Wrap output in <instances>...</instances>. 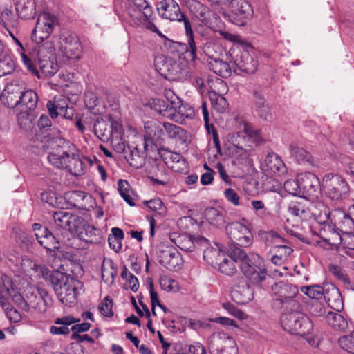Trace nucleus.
<instances>
[{
    "instance_id": "f257e3e1",
    "label": "nucleus",
    "mask_w": 354,
    "mask_h": 354,
    "mask_svg": "<svg viewBox=\"0 0 354 354\" xmlns=\"http://www.w3.org/2000/svg\"><path fill=\"white\" fill-rule=\"evenodd\" d=\"M230 239L229 253L234 259L240 261V268L245 276L257 285L267 278L264 259L258 254H247L240 247L250 246L253 241L252 234L248 226L239 222H233L226 227Z\"/></svg>"
},
{
    "instance_id": "f03ea898",
    "label": "nucleus",
    "mask_w": 354,
    "mask_h": 354,
    "mask_svg": "<svg viewBox=\"0 0 354 354\" xmlns=\"http://www.w3.org/2000/svg\"><path fill=\"white\" fill-rule=\"evenodd\" d=\"M48 160L57 169H65L76 176L84 175L88 167L93 165L96 158L84 156L80 150L68 140H62L59 147L48 155Z\"/></svg>"
},
{
    "instance_id": "7ed1b4c3",
    "label": "nucleus",
    "mask_w": 354,
    "mask_h": 354,
    "mask_svg": "<svg viewBox=\"0 0 354 354\" xmlns=\"http://www.w3.org/2000/svg\"><path fill=\"white\" fill-rule=\"evenodd\" d=\"M46 282L53 286L59 301L67 306L76 304L77 295L83 286L80 281L57 270L51 272Z\"/></svg>"
},
{
    "instance_id": "20e7f679",
    "label": "nucleus",
    "mask_w": 354,
    "mask_h": 354,
    "mask_svg": "<svg viewBox=\"0 0 354 354\" xmlns=\"http://www.w3.org/2000/svg\"><path fill=\"white\" fill-rule=\"evenodd\" d=\"M299 309L291 308L290 312L284 313L281 317V324L290 333L304 337L310 333L313 325L311 320Z\"/></svg>"
},
{
    "instance_id": "39448f33",
    "label": "nucleus",
    "mask_w": 354,
    "mask_h": 354,
    "mask_svg": "<svg viewBox=\"0 0 354 354\" xmlns=\"http://www.w3.org/2000/svg\"><path fill=\"white\" fill-rule=\"evenodd\" d=\"M272 294L274 297V305L278 308H299L298 301L293 299L298 294L299 290L296 286L280 281L276 283L271 288Z\"/></svg>"
},
{
    "instance_id": "423d86ee",
    "label": "nucleus",
    "mask_w": 354,
    "mask_h": 354,
    "mask_svg": "<svg viewBox=\"0 0 354 354\" xmlns=\"http://www.w3.org/2000/svg\"><path fill=\"white\" fill-rule=\"evenodd\" d=\"M37 63L41 72L46 77L54 75L59 70L55 47L51 41H46L37 50Z\"/></svg>"
},
{
    "instance_id": "0eeeda50",
    "label": "nucleus",
    "mask_w": 354,
    "mask_h": 354,
    "mask_svg": "<svg viewBox=\"0 0 354 354\" xmlns=\"http://www.w3.org/2000/svg\"><path fill=\"white\" fill-rule=\"evenodd\" d=\"M58 24V19L55 15L48 12L40 13L32 32V39L35 43H42L45 39L49 38Z\"/></svg>"
},
{
    "instance_id": "6e6552de",
    "label": "nucleus",
    "mask_w": 354,
    "mask_h": 354,
    "mask_svg": "<svg viewBox=\"0 0 354 354\" xmlns=\"http://www.w3.org/2000/svg\"><path fill=\"white\" fill-rule=\"evenodd\" d=\"M323 183L326 195L332 201H338L346 197L349 192L347 182L339 175L333 174L325 175Z\"/></svg>"
},
{
    "instance_id": "1a4fd4ad",
    "label": "nucleus",
    "mask_w": 354,
    "mask_h": 354,
    "mask_svg": "<svg viewBox=\"0 0 354 354\" xmlns=\"http://www.w3.org/2000/svg\"><path fill=\"white\" fill-rule=\"evenodd\" d=\"M209 346L212 354H238V346L235 339L224 332L214 334V340Z\"/></svg>"
},
{
    "instance_id": "9d476101",
    "label": "nucleus",
    "mask_w": 354,
    "mask_h": 354,
    "mask_svg": "<svg viewBox=\"0 0 354 354\" xmlns=\"http://www.w3.org/2000/svg\"><path fill=\"white\" fill-rule=\"evenodd\" d=\"M59 50L67 59H78L82 53V46L75 34L67 32L60 38Z\"/></svg>"
},
{
    "instance_id": "9b49d317",
    "label": "nucleus",
    "mask_w": 354,
    "mask_h": 354,
    "mask_svg": "<svg viewBox=\"0 0 354 354\" xmlns=\"http://www.w3.org/2000/svg\"><path fill=\"white\" fill-rule=\"evenodd\" d=\"M53 221L57 229L68 230L77 234L83 224V218L66 211H57L53 215Z\"/></svg>"
},
{
    "instance_id": "f8f14e48",
    "label": "nucleus",
    "mask_w": 354,
    "mask_h": 354,
    "mask_svg": "<svg viewBox=\"0 0 354 354\" xmlns=\"http://www.w3.org/2000/svg\"><path fill=\"white\" fill-rule=\"evenodd\" d=\"M26 297L28 306L39 312H45L47 306L51 304V298L48 292L40 288H30L26 290Z\"/></svg>"
},
{
    "instance_id": "ddd939ff",
    "label": "nucleus",
    "mask_w": 354,
    "mask_h": 354,
    "mask_svg": "<svg viewBox=\"0 0 354 354\" xmlns=\"http://www.w3.org/2000/svg\"><path fill=\"white\" fill-rule=\"evenodd\" d=\"M230 21L237 26H245L253 15L251 5L246 0H232Z\"/></svg>"
},
{
    "instance_id": "4468645a",
    "label": "nucleus",
    "mask_w": 354,
    "mask_h": 354,
    "mask_svg": "<svg viewBox=\"0 0 354 354\" xmlns=\"http://www.w3.org/2000/svg\"><path fill=\"white\" fill-rule=\"evenodd\" d=\"M154 66L156 71L166 79H175L181 73L179 64L171 57L163 55L155 57Z\"/></svg>"
},
{
    "instance_id": "2eb2a0df",
    "label": "nucleus",
    "mask_w": 354,
    "mask_h": 354,
    "mask_svg": "<svg viewBox=\"0 0 354 354\" xmlns=\"http://www.w3.org/2000/svg\"><path fill=\"white\" fill-rule=\"evenodd\" d=\"M158 259L162 266L174 271L180 269L183 263L180 254L174 248L161 250L158 254Z\"/></svg>"
},
{
    "instance_id": "dca6fc26",
    "label": "nucleus",
    "mask_w": 354,
    "mask_h": 354,
    "mask_svg": "<svg viewBox=\"0 0 354 354\" xmlns=\"http://www.w3.org/2000/svg\"><path fill=\"white\" fill-rule=\"evenodd\" d=\"M298 177L300 192L308 197L317 196L319 187L318 178L310 172L300 174Z\"/></svg>"
},
{
    "instance_id": "f3484780",
    "label": "nucleus",
    "mask_w": 354,
    "mask_h": 354,
    "mask_svg": "<svg viewBox=\"0 0 354 354\" xmlns=\"http://www.w3.org/2000/svg\"><path fill=\"white\" fill-rule=\"evenodd\" d=\"M24 89L23 84H8L2 91L1 99L3 103L10 108H18Z\"/></svg>"
},
{
    "instance_id": "a211bd4d",
    "label": "nucleus",
    "mask_w": 354,
    "mask_h": 354,
    "mask_svg": "<svg viewBox=\"0 0 354 354\" xmlns=\"http://www.w3.org/2000/svg\"><path fill=\"white\" fill-rule=\"evenodd\" d=\"M21 269L29 274L31 277L36 279H44L47 281L51 272L44 266H39L33 262L30 259L22 257L20 261Z\"/></svg>"
},
{
    "instance_id": "6ab92c4d",
    "label": "nucleus",
    "mask_w": 354,
    "mask_h": 354,
    "mask_svg": "<svg viewBox=\"0 0 354 354\" xmlns=\"http://www.w3.org/2000/svg\"><path fill=\"white\" fill-rule=\"evenodd\" d=\"M157 9L163 18L171 21H181L183 17V13L175 0H162L158 3Z\"/></svg>"
},
{
    "instance_id": "aec40b11",
    "label": "nucleus",
    "mask_w": 354,
    "mask_h": 354,
    "mask_svg": "<svg viewBox=\"0 0 354 354\" xmlns=\"http://www.w3.org/2000/svg\"><path fill=\"white\" fill-rule=\"evenodd\" d=\"M262 169L269 176H281L286 173V167L279 156L269 153L262 165Z\"/></svg>"
},
{
    "instance_id": "412c9836",
    "label": "nucleus",
    "mask_w": 354,
    "mask_h": 354,
    "mask_svg": "<svg viewBox=\"0 0 354 354\" xmlns=\"http://www.w3.org/2000/svg\"><path fill=\"white\" fill-rule=\"evenodd\" d=\"M171 95V104L173 107V112L181 122L184 118H192L194 116V110L189 104H183L180 99L173 92L167 91L165 94L166 97Z\"/></svg>"
},
{
    "instance_id": "4be33fe9",
    "label": "nucleus",
    "mask_w": 354,
    "mask_h": 354,
    "mask_svg": "<svg viewBox=\"0 0 354 354\" xmlns=\"http://www.w3.org/2000/svg\"><path fill=\"white\" fill-rule=\"evenodd\" d=\"M218 86V93L214 91V96L211 97L212 104L218 112H223L226 110L228 103L223 95L227 91V86L222 80H217L216 82Z\"/></svg>"
},
{
    "instance_id": "5701e85b",
    "label": "nucleus",
    "mask_w": 354,
    "mask_h": 354,
    "mask_svg": "<svg viewBox=\"0 0 354 354\" xmlns=\"http://www.w3.org/2000/svg\"><path fill=\"white\" fill-rule=\"evenodd\" d=\"M324 297L329 306L336 311L343 308V300L339 289L333 284L326 285Z\"/></svg>"
},
{
    "instance_id": "b1692460",
    "label": "nucleus",
    "mask_w": 354,
    "mask_h": 354,
    "mask_svg": "<svg viewBox=\"0 0 354 354\" xmlns=\"http://www.w3.org/2000/svg\"><path fill=\"white\" fill-rule=\"evenodd\" d=\"M167 98L169 101V104L165 100L157 98L151 100L150 106L152 109L163 116L175 122H178L179 119L177 118L176 114L173 112V107H171V95Z\"/></svg>"
},
{
    "instance_id": "393cba45",
    "label": "nucleus",
    "mask_w": 354,
    "mask_h": 354,
    "mask_svg": "<svg viewBox=\"0 0 354 354\" xmlns=\"http://www.w3.org/2000/svg\"><path fill=\"white\" fill-rule=\"evenodd\" d=\"M234 64L240 71L247 73H254L258 66L257 61L247 50L241 53L239 57L234 61Z\"/></svg>"
},
{
    "instance_id": "a878e982",
    "label": "nucleus",
    "mask_w": 354,
    "mask_h": 354,
    "mask_svg": "<svg viewBox=\"0 0 354 354\" xmlns=\"http://www.w3.org/2000/svg\"><path fill=\"white\" fill-rule=\"evenodd\" d=\"M203 53L210 61L219 60L227 55L225 49L218 43L208 41L201 47Z\"/></svg>"
},
{
    "instance_id": "bb28decb",
    "label": "nucleus",
    "mask_w": 354,
    "mask_h": 354,
    "mask_svg": "<svg viewBox=\"0 0 354 354\" xmlns=\"http://www.w3.org/2000/svg\"><path fill=\"white\" fill-rule=\"evenodd\" d=\"M15 9L18 15L23 19H32L36 15L34 0H14Z\"/></svg>"
},
{
    "instance_id": "cd10ccee",
    "label": "nucleus",
    "mask_w": 354,
    "mask_h": 354,
    "mask_svg": "<svg viewBox=\"0 0 354 354\" xmlns=\"http://www.w3.org/2000/svg\"><path fill=\"white\" fill-rule=\"evenodd\" d=\"M289 151L290 157L294 158L298 163H308L313 166L316 165V161L312 157L311 154L297 145L293 144L290 145Z\"/></svg>"
},
{
    "instance_id": "c85d7f7f",
    "label": "nucleus",
    "mask_w": 354,
    "mask_h": 354,
    "mask_svg": "<svg viewBox=\"0 0 354 354\" xmlns=\"http://www.w3.org/2000/svg\"><path fill=\"white\" fill-rule=\"evenodd\" d=\"M231 295L237 304H246L252 299V291L248 285L237 286L232 288Z\"/></svg>"
},
{
    "instance_id": "c756f323",
    "label": "nucleus",
    "mask_w": 354,
    "mask_h": 354,
    "mask_svg": "<svg viewBox=\"0 0 354 354\" xmlns=\"http://www.w3.org/2000/svg\"><path fill=\"white\" fill-rule=\"evenodd\" d=\"M312 214L319 224H330L332 223L329 208L322 201L315 203L312 209Z\"/></svg>"
},
{
    "instance_id": "7c9ffc66",
    "label": "nucleus",
    "mask_w": 354,
    "mask_h": 354,
    "mask_svg": "<svg viewBox=\"0 0 354 354\" xmlns=\"http://www.w3.org/2000/svg\"><path fill=\"white\" fill-rule=\"evenodd\" d=\"M38 97L32 90H23L18 109L32 111L37 106Z\"/></svg>"
},
{
    "instance_id": "2f4dec72",
    "label": "nucleus",
    "mask_w": 354,
    "mask_h": 354,
    "mask_svg": "<svg viewBox=\"0 0 354 354\" xmlns=\"http://www.w3.org/2000/svg\"><path fill=\"white\" fill-rule=\"evenodd\" d=\"M144 129L146 136L151 139L163 140L165 136L163 122L157 120H149L145 123Z\"/></svg>"
},
{
    "instance_id": "473e14b6",
    "label": "nucleus",
    "mask_w": 354,
    "mask_h": 354,
    "mask_svg": "<svg viewBox=\"0 0 354 354\" xmlns=\"http://www.w3.org/2000/svg\"><path fill=\"white\" fill-rule=\"evenodd\" d=\"M181 21H183L185 33L187 37L188 49L187 53H189L190 59L192 62L196 61L198 59L196 51L197 46L194 39L193 31L189 20L183 14Z\"/></svg>"
},
{
    "instance_id": "72a5a7b5",
    "label": "nucleus",
    "mask_w": 354,
    "mask_h": 354,
    "mask_svg": "<svg viewBox=\"0 0 354 354\" xmlns=\"http://www.w3.org/2000/svg\"><path fill=\"white\" fill-rule=\"evenodd\" d=\"M129 14L132 18H141L147 15L149 8L145 0H128Z\"/></svg>"
},
{
    "instance_id": "f704fd0d",
    "label": "nucleus",
    "mask_w": 354,
    "mask_h": 354,
    "mask_svg": "<svg viewBox=\"0 0 354 354\" xmlns=\"http://www.w3.org/2000/svg\"><path fill=\"white\" fill-rule=\"evenodd\" d=\"M10 280L7 279L5 286V295L8 298V301H12L15 304L19 306L21 309L25 311H28V306L26 299H24L22 295L19 293L14 288H9Z\"/></svg>"
},
{
    "instance_id": "c9c22d12",
    "label": "nucleus",
    "mask_w": 354,
    "mask_h": 354,
    "mask_svg": "<svg viewBox=\"0 0 354 354\" xmlns=\"http://www.w3.org/2000/svg\"><path fill=\"white\" fill-rule=\"evenodd\" d=\"M209 67L214 73L225 78L230 77L232 73V67L224 58L209 61Z\"/></svg>"
},
{
    "instance_id": "e433bc0d",
    "label": "nucleus",
    "mask_w": 354,
    "mask_h": 354,
    "mask_svg": "<svg viewBox=\"0 0 354 354\" xmlns=\"http://www.w3.org/2000/svg\"><path fill=\"white\" fill-rule=\"evenodd\" d=\"M270 241L274 244L273 250L274 252L277 253L281 258H283L287 260L288 257L292 254L293 250L286 245L281 244L284 243L285 240L277 234H270L269 235Z\"/></svg>"
},
{
    "instance_id": "4c0bfd02",
    "label": "nucleus",
    "mask_w": 354,
    "mask_h": 354,
    "mask_svg": "<svg viewBox=\"0 0 354 354\" xmlns=\"http://www.w3.org/2000/svg\"><path fill=\"white\" fill-rule=\"evenodd\" d=\"M163 128L165 135L167 134L168 138L183 142L186 140L187 132L182 127L168 122H164Z\"/></svg>"
},
{
    "instance_id": "58836bf2",
    "label": "nucleus",
    "mask_w": 354,
    "mask_h": 354,
    "mask_svg": "<svg viewBox=\"0 0 354 354\" xmlns=\"http://www.w3.org/2000/svg\"><path fill=\"white\" fill-rule=\"evenodd\" d=\"M235 262H239L240 261H236L232 258L231 254L229 253V257H227L225 254L219 261V259H217L215 261V265L218 266L219 270L228 276H232L236 272V268L235 266Z\"/></svg>"
},
{
    "instance_id": "ea45409f",
    "label": "nucleus",
    "mask_w": 354,
    "mask_h": 354,
    "mask_svg": "<svg viewBox=\"0 0 354 354\" xmlns=\"http://www.w3.org/2000/svg\"><path fill=\"white\" fill-rule=\"evenodd\" d=\"M102 278L104 283L112 285L117 274V268L113 261L104 260L102 265Z\"/></svg>"
},
{
    "instance_id": "a19ab883",
    "label": "nucleus",
    "mask_w": 354,
    "mask_h": 354,
    "mask_svg": "<svg viewBox=\"0 0 354 354\" xmlns=\"http://www.w3.org/2000/svg\"><path fill=\"white\" fill-rule=\"evenodd\" d=\"M326 319L328 324L336 330L344 332L348 327L347 320L337 313L329 312Z\"/></svg>"
},
{
    "instance_id": "79ce46f5",
    "label": "nucleus",
    "mask_w": 354,
    "mask_h": 354,
    "mask_svg": "<svg viewBox=\"0 0 354 354\" xmlns=\"http://www.w3.org/2000/svg\"><path fill=\"white\" fill-rule=\"evenodd\" d=\"M16 68V62L9 53L0 57V77L10 75Z\"/></svg>"
},
{
    "instance_id": "37998d69",
    "label": "nucleus",
    "mask_w": 354,
    "mask_h": 354,
    "mask_svg": "<svg viewBox=\"0 0 354 354\" xmlns=\"http://www.w3.org/2000/svg\"><path fill=\"white\" fill-rule=\"evenodd\" d=\"M95 135L102 141L109 140L111 130L109 124L103 120H97L93 126Z\"/></svg>"
},
{
    "instance_id": "c03bdc74",
    "label": "nucleus",
    "mask_w": 354,
    "mask_h": 354,
    "mask_svg": "<svg viewBox=\"0 0 354 354\" xmlns=\"http://www.w3.org/2000/svg\"><path fill=\"white\" fill-rule=\"evenodd\" d=\"M205 216L207 221L212 225L219 227L225 223L223 214L216 208H208L205 212Z\"/></svg>"
},
{
    "instance_id": "a18cd8bd",
    "label": "nucleus",
    "mask_w": 354,
    "mask_h": 354,
    "mask_svg": "<svg viewBox=\"0 0 354 354\" xmlns=\"http://www.w3.org/2000/svg\"><path fill=\"white\" fill-rule=\"evenodd\" d=\"M96 232L97 230L94 227L85 224L83 220L82 226L77 234L86 242L95 243L97 241Z\"/></svg>"
},
{
    "instance_id": "49530a36",
    "label": "nucleus",
    "mask_w": 354,
    "mask_h": 354,
    "mask_svg": "<svg viewBox=\"0 0 354 354\" xmlns=\"http://www.w3.org/2000/svg\"><path fill=\"white\" fill-rule=\"evenodd\" d=\"M235 151L234 156L236 162L239 165H248L250 163V155L252 151V147L248 149L243 148L242 147L234 145Z\"/></svg>"
},
{
    "instance_id": "de8ad7c7",
    "label": "nucleus",
    "mask_w": 354,
    "mask_h": 354,
    "mask_svg": "<svg viewBox=\"0 0 354 354\" xmlns=\"http://www.w3.org/2000/svg\"><path fill=\"white\" fill-rule=\"evenodd\" d=\"M326 286L322 287L319 285L302 286L301 291L308 297L315 299H320L324 297Z\"/></svg>"
},
{
    "instance_id": "09e8293b",
    "label": "nucleus",
    "mask_w": 354,
    "mask_h": 354,
    "mask_svg": "<svg viewBox=\"0 0 354 354\" xmlns=\"http://www.w3.org/2000/svg\"><path fill=\"white\" fill-rule=\"evenodd\" d=\"M66 107H67V103L64 100L49 101L47 103V108L52 118H55L58 115L62 114Z\"/></svg>"
},
{
    "instance_id": "8fccbe9b",
    "label": "nucleus",
    "mask_w": 354,
    "mask_h": 354,
    "mask_svg": "<svg viewBox=\"0 0 354 354\" xmlns=\"http://www.w3.org/2000/svg\"><path fill=\"white\" fill-rule=\"evenodd\" d=\"M118 189L120 196L129 205L133 206L135 203H133V198L131 194V191L129 189L130 186L128 182L120 179L118 180Z\"/></svg>"
},
{
    "instance_id": "3c124183",
    "label": "nucleus",
    "mask_w": 354,
    "mask_h": 354,
    "mask_svg": "<svg viewBox=\"0 0 354 354\" xmlns=\"http://www.w3.org/2000/svg\"><path fill=\"white\" fill-rule=\"evenodd\" d=\"M35 118L32 111L20 109L19 113L17 115V121L21 128L27 129L32 127V121Z\"/></svg>"
},
{
    "instance_id": "603ef678",
    "label": "nucleus",
    "mask_w": 354,
    "mask_h": 354,
    "mask_svg": "<svg viewBox=\"0 0 354 354\" xmlns=\"http://www.w3.org/2000/svg\"><path fill=\"white\" fill-rule=\"evenodd\" d=\"M225 253L221 250L212 248H207L204 251L203 258L209 263L215 264V261L219 259V261L224 257Z\"/></svg>"
},
{
    "instance_id": "864d4df0",
    "label": "nucleus",
    "mask_w": 354,
    "mask_h": 354,
    "mask_svg": "<svg viewBox=\"0 0 354 354\" xmlns=\"http://www.w3.org/2000/svg\"><path fill=\"white\" fill-rule=\"evenodd\" d=\"M8 298L3 301L4 307H2L6 312L8 319L13 323H18L21 321L22 317L21 314L13 307L10 306V303L7 301Z\"/></svg>"
},
{
    "instance_id": "5fc2aeb1",
    "label": "nucleus",
    "mask_w": 354,
    "mask_h": 354,
    "mask_svg": "<svg viewBox=\"0 0 354 354\" xmlns=\"http://www.w3.org/2000/svg\"><path fill=\"white\" fill-rule=\"evenodd\" d=\"M339 345L346 351L354 354V331L339 337Z\"/></svg>"
},
{
    "instance_id": "6e6d98bb",
    "label": "nucleus",
    "mask_w": 354,
    "mask_h": 354,
    "mask_svg": "<svg viewBox=\"0 0 354 354\" xmlns=\"http://www.w3.org/2000/svg\"><path fill=\"white\" fill-rule=\"evenodd\" d=\"M38 243L49 252L59 248V243L56 241L55 237L51 232L47 233V235L39 240Z\"/></svg>"
},
{
    "instance_id": "4d7b16f0",
    "label": "nucleus",
    "mask_w": 354,
    "mask_h": 354,
    "mask_svg": "<svg viewBox=\"0 0 354 354\" xmlns=\"http://www.w3.org/2000/svg\"><path fill=\"white\" fill-rule=\"evenodd\" d=\"M121 275L122 279L126 280L127 285L133 292H136L138 290L139 282L137 277L127 268L122 270Z\"/></svg>"
},
{
    "instance_id": "13d9d810",
    "label": "nucleus",
    "mask_w": 354,
    "mask_h": 354,
    "mask_svg": "<svg viewBox=\"0 0 354 354\" xmlns=\"http://www.w3.org/2000/svg\"><path fill=\"white\" fill-rule=\"evenodd\" d=\"M178 246L184 251L192 252L195 248L194 240L190 236H181L178 239Z\"/></svg>"
},
{
    "instance_id": "bf43d9fd",
    "label": "nucleus",
    "mask_w": 354,
    "mask_h": 354,
    "mask_svg": "<svg viewBox=\"0 0 354 354\" xmlns=\"http://www.w3.org/2000/svg\"><path fill=\"white\" fill-rule=\"evenodd\" d=\"M112 307L113 301L107 296L100 304L98 309L103 316L111 317L113 315Z\"/></svg>"
},
{
    "instance_id": "052dcab7",
    "label": "nucleus",
    "mask_w": 354,
    "mask_h": 354,
    "mask_svg": "<svg viewBox=\"0 0 354 354\" xmlns=\"http://www.w3.org/2000/svg\"><path fill=\"white\" fill-rule=\"evenodd\" d=\"M288 212L292 215L301 218H306L308 214L307 209L301 203H292L288 208Z\"/></svg>"
},
{
    "instance_id": "680f3d73",
    "label": "nucleus",
    "mask_w": 354,
    "mask_h": 354,
    "mask_svg": "<svg viewBox=\"0 0 354 354\" xmlns=\"http://www.w3.org/2000/svg\"><path fill=\"white\" fill-rule=\"evenodd\" d=\"M1 19L3 26L6 29L8 28L9 26L14 27L17 24V21L12 12L8 9H5L1 12Z\"/></svg>"
},
{
    "instance_id": "e2e57ef3",
    "label": "nucleus",
    "mask_w": 354,
    "mask_h": 354,
    "mask_svg": "<svg viewBox=\"0 0 354 354\" xmlns=\"http://www.w3.org/2000/svg\"><path fill=\"white\" fill-rule=\"evenodd\" d=\"M283 186L285 190L290 194L297 195L301 194L298 176L296 180L290 179L285 181Z\"/></svg>"
},
{
    "instance_id": "0e129e2a",
    "label": "nucleus",
    "mask_w": 354,
    "mask_h": 354,
    "mask_svg": "<svg viewBox=\"0 0 354 354\" xmlns=\"http://www.w3.org/2000/svg\"><path fill=\"white\" fill-rule=\"evenodd\" d=\"M185 3L189 10L195 15H203L205 12L204 6L197 0H185Z\"/></svg>"
},
{
    "instance_id": "69168bd1",
    "label": "nucleus",
    "mask_w": 354,
    "mask_h": 354,
    "mask_svg": "<svg viewBox=\"0 0 354 354\" xmlns=\"http://www.w3.org/2000/svg\"><path fill=\"white\" fill-rule=\"evenodd\" d=\"M223 308L232 316L238 318L239 319L243 320L247 319L248 316L241 310L239 309L233 304L225 303L223 305Z\"/></svg>"
},
{
    "instance_id": "338daca9",
    "label": "nucleus",
    "mask_w": 354,
    "mask_h": 354,
    "mask_svg": "<svg viewBox=\"0 0 354 354\" xmlns=\"http://www.w3.org/2000/svg\"><path fill=\"white\" fill-rule=\"evenodd\" d=\"M243 131L245 133L253 140L255 142H259L261 140L260 132L258 130H254L252 127L247 123H243Z\"/></svg>"
},
{
    "instance_id": "774afa93",
    "label": "nucleus",
    "mask_w": 354,
    "mask_h": 354,
    "mask_svg": "<svg viewBox=\"0 0 354 354\" xmlns=\"http://www.w3.org/2000/svg\"><path fill=\"white\" fill-rule=\"evenodd\" d=\"M160 284L162 289L166 291H176L178 290L177 282L173 279L167 277L161 278Z\"/></svg>"
}]
</instances>
